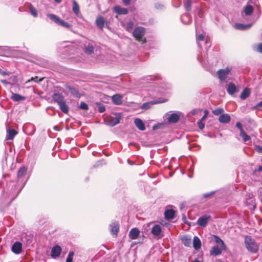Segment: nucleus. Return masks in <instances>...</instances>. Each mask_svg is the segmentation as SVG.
<instances>
[{
	"label": "nucleus",
	"mask_w": 262,
	"mask_h": 262,
	"mask_svg": "<svg viewBox=\"0 0 262 262\" xmlns=\"http://www.w3.org/2000/svg\"><path fill=\"white\" fill-rule=\"evenodd\" d=\"M244 243L246 248L250 252L256 253L258 251L259 246L258 244L250 236L247 235L245 237Z\"/></svg>",
	"instance_id": "obj_1"
},
{
	"label": "nucleus",
	"mask_w": 262,
	"mask_h": 262,
	"mask_svg": "<svg viewBox=\"0 0 262 262\" xmlns=\"http://www.w3.org/2000/svg\"><path fill=\"white\" fill-rule=\"evenodd\" d=\"M145 33V28L142 27H136L133 33V35L135 39L142 43L146 42V39L143 38Z\"/></svg>",
	"instance_id": "obj_2"
},
{
	"label": "nucleus",
	"mask_w": 262,
	"mask_h": 262,
	"mask_svg": "<svg viewBox=\"0 0 262 262\" xmlns=\"http://www.w3.org/2000/svg\"><path fill=\"white\" fill-rule=\"evenodd\" d=\"M48 17H49L57 25H59L61 27L67 28H70L72 27V25L71 24L65 21L64 20L61 19L59 17L57 16V15L54 14H48Z\"/></svg>",
	"instance_id": "obj_3"
},
{
	"label": "nucleus",
	"mask_w": 262,
	"mask_h": 262,
	"mask_svg": "<svg viewBox=\"0 0 262 262\" xmlns=\"http://www.w3.org/2000/svg\"><path fill=\"white\" fill-rule=\"evenodd\" d=\"M121 116L120 114H116L115 116H110L105 119L106 125L110 126H114L120 122Z\"/></svg>",
	"instance_id": "obj_4"
},
{
	"label": "nucleus",
	"mask_w": 262,
	"mask_h": 262,
	"mask_svg": "<svg viewBox=\"0 0 262 262\" xmlns=\"http://www.w3.org/2000/svg\"><path fill=\"white\" fill-rule=\"evenodd\" d=\"M151 233L157 239H160L164 236L162 230V226L160 225H154L151 229Z\"/></svg>",
	"instance_id": "obj_5"
},
{
	"label": "nucleus",
	"mask_w": 262,
	"mask_h": 262,
	"mask_svg": "<svg viewBox=\"0 0 262 262\" xmlns=\"http://www.w3.org/2000/svg\"><path fill=\"white\" fill-rule=\"evenodd\" d=\"M95 43L93 41H88L84 43V52L88 55L94 53Z\"/></svg>",
	"instance_id": "obj_6"
},
{
	"label": "nucleus",
	"mask_w": 262,
	"mask_h": 262,
	"mask_svg": "<svg viewBox=\"0 0 262 262\" xmlns=\"http://www.w3.org/2000/svg\"><path fill=\"white\" fill-rule=\"evenodd\" d=\"M231 70V69L229 68H227L225 69L219 70L217 72V75L219 79L221 80H225L227 76L229 74Z\"/></svg>",
	"instance_id": "obj_7"
},
{
	"label": "nucleus",
	"mask_w": 262,
	"mask_h": 262,
	"mask_svg": "<svg viewBox=\"0 0 262 262\" xmlns=\"http://www.w3.org/2000/svg\"><path fill=\"white\" fill-rule=\"evenodd\" d=\"M61 252V248L59 245L54 246L51 250V256L53 258H56L59 257Z\"/></svg>",
	"instance_id": "obj_8"
},
{
	"label": "nucleus",
	"mask_w": 262,
	"mask_h": 262,
	"mask_svg": "<svg viewBox=\"0 0 262 262\" xmlns=\"http://www.w3.org/2000/svg\"><path fill=\"white\" fill-rule=\"evenodd\" d=\"M226 248H222L218 245L214 246L210 251V254L212 256H217L221 254L223 250Z\"/></svg>",
	"instance_id": "obj_9"
},
{
	"label": "nucleus",
	"mask_w": 262,
	"mask_h": 262,
	"mask_svg": "<svg viewBox=\"0 0 262 262\" xmlns=\"http://www.w3.org/2000/svg\"><path fill=\"white\" fill-rule=\"evenodd\" d=\"M210 219V216L205 215L200 217L198 220V224L199 226L204 227H205L209 220Z\"/></svg>",
	"instance_id": "obj_10"
},
{
	"label": "nucleus",
	"mask_w": 262,
	"mask_h": 262,
	"mask_svg": "<svg viewBox=\"0 0 262 262\" xmlns=\"http://www.w3.org/2000/svg\"><path fill=\"white\" fill-rule=\"evenodd\" d=\"M12 251L15 254H20L22 251V244L19 242H15L12 246Z\"/></svg>",
	"instance_id": "obj_11"
},
{
	"label": "nucleus",
	"mask_w": 262,
	"mask_h": 262,
	"mask_svg": "<svg viewBox=\"0 0 262 262\" xmlns=\"http://www.w3.org/2000/svg\"><path fill=\"white\" fill-rule=\"evenodd\" d=\"M139 230L137 228H134L130 230L129 232V237L132 239H137L140 234Z\"/></svg>",
	"instance_id": "obj_12"
},
{
	"label": "nucleus",
	"mask_w": 262,
	"mask_h": 262,
	"mask_svg": "<svg viewBox=\"0 0 262 262\" xmlns=\"http://www.w3.org/2000/svg\"><path fill=\"white\" fill-rule=\"evenodd\" d=\"M110 226L111 233L116 236L119 230V224L116 222H114Z\"/></svg>",
	"instance_id": "obj_13"
},
{
	"label": "nucleus",
	"mask_w": 262,
	"mask_h": 262,
	"mask_svg": "<svg viewBox=\"0 0 262 262\" xmlns=\"http://www.w3.org/2000/svg\"><path fill=\"white\" fill-rule=\"evenodd\" d=\"M105 19L102 16H98L96 19V25L101 30H102L104 27Z\"/></svg>",
	"instance_id": "obj_14"
},
{
	"label": "nucleus",
	"mask_w": 262,
	"mask_h": 262,
	"mask_svg": "<svg viewBox=\"0 0 262 262\" xmlns=\"http://www.w3.org/2000/svg\"><path fill=\"white\" fill-rule=\"evenodd\" d=\"M134 123L136 127L140 130L143 131L145 129L144 123L143 121L139 118H136Z\"/></svg>",
	"instance_id": "obj_15"
},
{
	"label": "nucleus",
	"mask_w": 262,
	"mask_h": 262,
	"mask_svg": "<svg viewBox=\"0 0 262 262\" xmlns=\"http://www.w3.org/2000/svg\"><path fill=\"white\" fill-rule=\"evenodd\" d=\"M231 117L227 114H223L220 115L219 121L222 123H228L230 121Z\"/></svg>",
	"instance_id": "obj_16"
},
{
	"label": "nucleus",
	"mask_w": 262,
	"mask_h": 262,
	"mask_svg": "<svg viewBox=\"0 0 262 262\" xmlns=\"http://www.w3.org/2000/svg\"><path fill=\"white\" fill-rule=\"evenodd\" d=\"M112 99L114 104L119 105L122 103V96L119 94H115L112 97Z\"/></svg>",
	"instance_id": "obj_17"
},
{
	"label": "nucleus",
	"mask_w": 262,
	"mask_h": 262,
	"mask_svg": "<svg viewBox=\"0 0 262 262\" xmlns=\"http://www.w3.org/2000/svg\"><path fill=\"white\" fill-rule=\"evenodd\" d=\"M180 119L179 116L176 113H172L169 115L168 117V122L169 123H176Z\"/></svg>",
	"instance_id": "obj_18"
},
{
	"label": "nucleus",
	"mask_w": 262,
	"mask_h": 262,
	"mask_svg": "<svg viewBox=\"0 0 262 262\" xmlns=\"http://www.w3.org/2000/svg\"><path fill=\"white\" fill-rule=\"evenodd\" d=\"M227 91L229 94L232 95L236 91V86L233 83H230L227 86Z\"/></svg>",
	"instance_id": "obj_19"
},
{
	"label": "nucleus",
	"mask_w": 262,
	"mask_h": 262,
	"mask_svg": "<svg viewBox=\"0 0 262 262\" xmlns=\"http://www.w3.org/2000/svg\"><path fill=\"white\" fill-rule=\"evenodd\" d=\"M193 247L194 249L198 250L201 248V242L198 236H194L193 239Z\"/></svg>",
	"instance_id": "obj_20"
},
{
	"label": "nucleus",
	"mask_w": 262,
	"mask_h": 262,
	"mask_svg": "<svg viewBox=\"0 0 262 262\" xmlns=\"http://www.w3.org/2000/svg\"><path fill=\"white\" fill-rule=\"evenodd\" d=\"M53 99L58 104L64 101V97L61 94L56 93L53 95Z\"/></svg>",
	"instance_id": "obj_21"
},
{
	"label": "nucleus",
	"mask_w": 262,
	"mask_h": 262,
	"mask_svg": "<svg viewBox=\"0 0 262 262\" xmlns=\"http://www.w3.org/2000/svg\"><path fill=\"white\" fill-rule=\"evenodd\" d=\"M114 11L118 14H127L128 13V10L127 9L120 6H116L114 8Z\"/></svg>",
	"instance_id": "obj_22"
},
{
	"label": "nucleus",
	"mask_w": 262,
	"mask_h": 262,
	"mask_svg": "<svg viewBox=\"0 0 262 262\" xmlns=\"http://www.w3.org/2000/svg\"><path fill=\"white\" fill-rule=\"evenodd\" d=\"M181 20L184 24H189L191 22V18L189 14H185L182 15Z\"/></svg>",
	"instance_id": "obj_23"
},
{
	"label": "nucleus",
	"mask_w": 262,
	"mask_h": 262,
	"mask_svg": "<svg viewBox=\"0 0 262 262\" xmlns=\"http://www.w3.org/2000/svg\"><path fill=\"white\" fill-rule=\"evenodd\" d=\"M182 241L184 245L186 247H191V239L190 237L185 235L182 237Z\"/></svg>",
	"instance_id": "obj_24"
},
{
	"label": "nucleus",
	"mask_w": 262,
	"mask_h": 262,
	"mask_svg": "<svg viewBox=\"0 0 262 262\" xmlns=\"http://www.w3.org/2000/svg\"><path fill=\"white\" fill-rule=\"evenodd\" d=\"M252 26L251 24L244 25L242 24H235V28L238 30H246L249 29Z\"/></svg>",
	"instance_id": "obj_25"
},
{
	"label": "nucleus",
	"mask_w": 262,
	"mask_h": 262,
	"mask_svg": "<svg viewBox=\"0 0 262 262\" xmlns=\"http://www.w3.org/2000/svg\"><path fill=\"white\" fill-rule=\"evenodd\" d=\"M66 88L73 95L77 97H80V95L78 90L75 88L69 85L67 86Z\"/></svg>",
	"instance_id": "obj_26"
},
{
	"label": "nucleus",
	"mask_w": 262,
	"mask_h": 262,
	"mask_svg": "<svg viewBox=\"0 0 262 262\" xmlns=\"http://www.w3.org/2000/svg\"><path fill=\"white\" fill-rule=\"evenodd\" d=\"M175 212L173 210L169 209L165 212V218L168 220L173 219L174 217Z\"/></svg>",
	"instance_id": "obj_27"
},
{
	"label": "nucleus",
	"mask_w": 262,
	"mask_h": 262,
	"mask_svg": "<svg viewBox=\"0 0 262 262\" xmlns=\"http://www.w3.org/2000/svg\"><path fill=\"white\" fill-rule=\"evenodd\" d=\"M250 94V91L249 88H245L242 92L241 94L240 98L242 100L246 99L247 97H248Z\"/></svg>",
	"instance_id": "obj_28"
},
{
	"label": "nucleus",
	"mask_w": 262,
	"mask_h": 262,
	"mask_svg": "<svg viewBox=\"0 0 262 262\" xmlns=\"http://www.w3.org/2000/svg\"><path fill=\"white\" fill-rule=\"evenodd\" d=\"M58 105L60 107V109L61 111L67 114L69 112V106L66 104V102L63 101V102H61L60 103L58 104Z\"/></svg>",
	"instance_id": "obj_29"
},
{
	"label": "nucleus",
	"mask_w": 262,
	"mask_h": 262,
	"mask_svg": "<svg viewBox=\"0 0 262 262\" xmlns=\"http://www.w3.org/2000/svg\"><path fill=\"white\" fill-rule=\"evenodd\" d=\"M244 12L246 15H250L253 12V7L251 5H247L244 7Z\"/></svg>",
	"instance_id": "obj_30"
},
{
	"label": "nucleus",
	"mask_w": 262,
	"mask_h": 262,
	"mask_svg": "<svg viewBox=\"0 0 262 262\" xmlns=\"http://www.w3.org/2000/svg\"><path fill=\"white\" fill-rule=\"evenodd\" d=\"M17 134V132L15 130L9 129L6 138L7 140H12Z\"/></svg>",
	"instance_id": "obj_31"
},
{
	"label": "nucleus",
	"mask_w": 262,
	"mask_h": 262,
	"mask_svg": "<svg viewBox=\"0 0 262 262\" xmlns=\"http://www.w3.org/2000/svg\"><path fill=\"white\" fill-rule=\"evenodd\" d=\"M11 99L14 101H19L25 100L26 97L19 94H13L11 96Z\"/></svg>",
	"instance_id": "obj_32"
},
{
	"label": "nucleus",
	"mask_w": 262,
	"mask_h": 262,
	"mask_svg": "<svg viewBox=\"0 0 262 262\" xmlns=\"http://www.w3.org/2000/svg\"><path fill=\"white\" fill-rule=\"evenodd\" d=\"M73 7L72 10L73 12L76 15H78L79 13V7L77 2L75 1H73Z\"/></svg>",
	"instance_id": "obj_33"
},
{
	"label": "nucleus",
	"mask_w": 262,
	"mask_h": 262,
	"mask_svg": "<svg viewBox=\"0 0 262 262\" xmlns=\"http://www.w3.org/2000/svg\"><path fill=\"white\" fill-rule=\"evenodd\" d=\"M27 169L26 167L23 166L19 168L17 173V177L18 178H21L24 176L27 172Z\"/></svg>",
	"instance_id": "obj_34"
},
{
	"label": "nucleus",
	"mask_w": 262,
	"mask_h": 262,
	"mask_svg": "<svg viewBox=\"0 0 262 262\" xmlns=\"http://www.w3.org/2000/svg\"><path fill=\"white\" fill-rule=\"evenodd\" d=\"M215 242L220 245V246L222 247V248H226V246L223 242V241L221 239L219 236L216 235L214 236Z\"/></svg>",
	"instance_id": "obj_35"
},
{
	"label": "nucleus",
	"mask_w": 262,
	"mask_h": 262,
	"mask_svg": "<svg viewBox=\"0 0 262 262\" xmlns=\"http://www.w3.org/2000/svg\"><path fill=\"white\" fill-rule=\"evenodd\" d=\"M29 10L33 16L35 17H37L38 14L37 10L31 4L29 6Z\"/></svg>",
	"instance_id": "obj_36"
},
{
	"label": "nucleus",
	"mask_w": 262,
	"mask_h": 262,
	"mask_svg": "<svg viewBox=\"0 0 262 262\" xmlns=\"http://www.w3.org/2000/svg\"><path fill=\"white\" fill-rule=\"evenodd\" d=\"M240 136L243 138L244 142H247L250 140V137L248 135L244 130H242V132H240Z\"/></svg>",
	"instance_id": "obj_37"
},
{
	"label": "nucleus",
	"mask_w": 262,
	"mask_h": 262,
	"mask_svg": "<svg viewBox=\"0 0 262 262\" xmlns=\"http://www.w3.org/2000/svg\"><path fill=\"white\" fill-rule=\"evenodd\" d=\"M134 27V23L129 21L126 23V30L128 32H131Z\"/></svg>",
	"instance_id": "obj_38"
},
{
	"label": "nucleus",
	"mask_w": 262,
	"mask_h": 262,
	"mask_svg": "<svg viewBox=\"0 0 262 262\" xmlns=\"http://www.w3.org/2000/svg\"><path fill=\"white\" fill-rule=\"evenodd\" d=\"M224 112V110L221 108H217L212 111V113L216 116L222 115Z\"/></svg>",
	"instance_id": "obj_39"
},
{
	"label": "nucleus",
	"mask_w": 262,
	"mask_h": 262,
	"mask_svg": "<svg viewBox=\"0 0 262 262\" xmlns=\"http://www.w3.org/2000/svg\"><path fill=\"white\" fill-rule=\"evenodd\" d=\"M191 0H186L185 2L184 3V7L185 9L187 11H189L191 8Z\"/></svg>",
	"instance_id": "obj_40"
},
{
	"label": "nucleus",
	"mask_w": 262,
	"mask_h": 262,
	"mask_svg": "<svg viewBox=\"0 0 262 262\" xmlns=\"http://www.w3.org/2000/svg\"><path fill=\"white\" fill-rule=\"evenodd\" d=\"M74 255L73 251H70L69 253L68 257L66 259V262H73V258Z\"/></svg>",
	"instance_id": "obj_41"
},
{
	"label": "nucleus",
	"mask_w": 262,
	"mask_h": 262,
	"mask_svg": "<svg viewBox=\"0 0 262 262\" xmlns=\"http://www.w3.org/2000/svg\"><path fill=\"white\" fill-rule=\"evenodd\" d=\"M80 108L83 110H88L89 109L88 104L84 102H81L80 103Z\"/></svg>",
	"instance_id": "obj_42"
},
{
	"label": "nucleus",
	"mask_w": 262,
	"mask_h": 262,
	"mask_svg": "<svg viewBox=\"0 0 262 262\" xmlns=\"http://www.w3.org/2000/svg\"><path fill=\"white\" fill-rule=\"evenodd\" d=\"M152 104L150 102L144 103L142 104L141 108L142 109H148Z\"/></svg>",
	"instance_id": "obj_43"
},
{
	"label": "nucleus",
	"mask_w": 262,
	"mask_h": 262,
	"mask_svg": "<svg viewBox=\"0 0 262 262\" xmlns=\"http://www.w3.org/2000/svg\"><path fill=\"white\" fill-rule=\"evenodd\" d=\"M105 111V106L102 104L99 105V106L98 107L99 112L102 113H103Z\"/></svg>",
	"instance_id": "obj_44"
},
{
	"label": "nucleus",
	"mask_w": 262,
	"mask_h": 262,
	"mask_svg": "<svg viewBox=\"0 0 262 262\" xmlns=\"http://www.w3.org/2000/svg\"><path fill=\"white\" fill-rule=\"evenodd\" d=\"M203 121L201 119L198 122V125L200 129H202L204 128V124L203 123Z\"/></svg>",
	"instance_id": "obj_45"
},
{
	"label": "nucleus",
	"mask_w": 262,
	"mask_h": 262,
	"mask_svg": "<svg viewBox=\"0 0 262 262\" xmlns=\"http://www.w3.org/2000/svg\"><path fill=\"white\" fill-rule=\"evenodd\" d=\"M256 51L262 53V43H259L256 47Z\"/></svg>",
	"instance_id": "obj_46"
},
{
	"label": "nucleus",
	"mask_w": 262,
	"mask_h": 262,
	"mask_svg": "<svg viewBox=\"0 0 262 262\" xmlns=\"http://www.w3.org/2000/svg\"><path fill=\"white\" fill-rule=\"evenodd\" d=\"M215 193V191H211L210 192H208V193H205L203 194V196L204 198H208V197H210V196L212 195L213 194H214Z\"/></svg>",
	"instance_id": "obj_47"
},
{
	"label": "nucleus",
	"mask_w": 262,
	"mask_h": 262,
	"mask_svg": "<svg viewBox=\"0 0 262 262\" xmlns=\"http://www.w3.org/2000/svg\"><path fill=\"white\" fill-rule=\"evenodd\" d=\"M205 35L203 34H200L196 38V40L198 41H203L204 39Z\"/></svg>",
	"instance_id": "obj_48"
},
{
	"label": "nucleus",
	"mask_w": 262,
	"mask_h": 262,
	"mask_svg": "<svg viewBox=\"0 0 262 262\" xmlns=\"http://www.w3.org/2000/svg\"><path fill=\"white\" fill-rule=\"evenodd\" d=\"M236 126L240 129V132L244 130L242 124L239 122H237L236 123Z\"/></svg>",
	"instance_id": "obj_49"
},
{
	"label": "nucleus",
	"mask_w": 262,
	"mask_h": 262,
	"mask_svg": "<svg viewBox=\"0 0 262 262\" xmlns=\"http://www.w3.org/2000/svg\"><path fill=\"white\" fill-rule=\"evenodd\" d=\"M255 150L259 153H262V146L257 145L255 148Z\"/></svg>",
	"instance_id": "obj_50"
},
{
	"label": "nucleus",
	"mask_w": 262,
	"mask_h": 262,
	"mask_svg": "<svg viewBox=\"0 0 262 262\" xmlns=\"http://www.w3.org/2000/svg\"><path fill=\"white\" fill-rule=\"evenodd\" d=\"M204 113H205V114L204 115V116L201 118L202 120H204L207 117V115L208 114V111L206 110H205Z\"/></svg>",
	"instance_id": "obj_51"
},
{
	"label": "nucleus",
	"mask_w": 262,
	"mask_h": 262,
	"mask_svg": "<svg viewBox=\"0 0 262 262\" xmlns=\"http://www.w3.org/2000/svg\"><path fill=\"white\" fill-rule=\"evenodd\" d=\"M162 125V124H156V125H154L153 129L156 130V129L159 128V126Z\"/></svg>",
	"instance_id": "obj_52"
},
{
	"label": "nucleus",
	"mask_w": 262,
	"mask_h": 262,
	"mask_svg": "<svg viewBox=\"0 0 262 262\" xmlns=\"http://www.w3.org/2000/svg\"><path fill=\"white\" fill-rule=\"evenodd\" d=\"M123 3L125 5H128L129 3L131 0H122Z\"/></svg>",
	"instance_id": "obj_53"
},
{
	"label": "nucleus",
	"mask_w": 262,
	"mask_h": 262,
	"mask_svg": "<svg viewBox=\"0 0 262 262\" xmlns=\"http://www.w3.org/2000/svg\"><path fill=\"white\" fill-rule=\"evenodd\" d=\"M163 7V5H161L159 4H156V7L157 8V9H160L161 8H162Z\"/></svg>",
	"instance_id": "obj_54"
},
{
	"label": "nucleus",
	"mask_w": 262,
	"mask_h": 262,
	"mask_svg": "<svg viewBox=\"0 0 262 262\" xmlns=\"http://www.w3.org/2000/svg\"><path fill=\"white\" fill-rule=\"evenodd\" d=\"M256 107H262V101L259 102H258L257 104Z\"/></svg>",
	"instance_id": "obj_55"
},
{
	"label": "nucleus",
	"mask_w": 262,
	"mask_h": 262,
	"mask_svg": "<svg viewBox=\"0 0 262 262\" xmlns=\"http://www.w3.org/2000/svg\"><path fill=\"white\" fill-rule=\"evenodd\" d=\"M35 79H37V77H36L35 78L32 77L30 79L28 80L27 82H30L32 80H35Z\"/></svg>",
	"instance_id": "obj_56"
},
{
	"label": "nucleus",
	"mask_w": 262,
	"mask_h": 262,
	"mask_svg": "<svg viewBox=\"0 0 262 262\" xmlns=\"http://www.w3.org/2000/svg\"><path fill=\"white\" fill-rule=\"evenodd\" d=\"M258 170L259 171H262V165H260L258 167Z\"/></svg>",
	"instance_id": "obj_57"
},
{
	"label": "nucleus",
	"mask_w": 262,
	"mask_h": 262,
	"mask_svg": "<svg viewBox=\"0 0 262 262\" xmlns=\"http://www.w3.org/2000/svg\"><path fill=\"white\" fill-rule=\"evenodd\" d=\"M2 82L4 83V84H7L8 83V82L6 80H2Z\"/></svg>",
	"instance_id": "obj_58"
},
{
	"label": "nucleus",
	"mask_w": 262,
	"mask_h": 262,
	"mask_svg": "<svg viewBox=\"0 0 262 262\" xmlns=\"http://www.w3.org/2000/svg\"><path fill=\"white\" fill-rule=\"evenodd\" d=\"M54 1H55V2L56 3H58V4H59V3H61V1H62V0H54Z\"/></svg>",
	"instance_id": "obj_59"
},
{
	"label": "nucleus",
	"mask_w": 262,
	"mask_h": 262,
	"mask_svg": "<svg viewBox=\"0 0 262 262\" xmlns=\"http://www.w3.org/2000/svg\"><path fill=\"white\" fill-rule=\"evenodd\" d=\"M196 110H194L191 111V114L194 115L195 114Z\"/></svg>",
	"instance_id": "obj_60"
},
{
	"label": "nucleus",
	"mask_w": 262,
	"mask_h": 262,
	"mask_svg": "<svg viewBox=\"0 0 262 262\" xmlns=\"http://www.w3.org/2000/svg\"><path fill=\"white\" fill-rule=\"evenodd\" d=\"M7 74H8V73H7V72H3V73H2V74H3V75H7Z\"/></svg>",
	"instance_id": "obj_61"
},
{
	"label": "nucleus",
	"mask_w": 262,
	"mask_h": 262,
	"mask_svg": "<svg viewBox=\"0 0 262 262\" xmlns=\"http://www.w3.org/2000/svg\"><path fill=\"white\" fill-rule=\"evenodd\" d=\"M192 262H201V261L200 260H198V259H195Z\"/></svg>",
	"instance_id": "obj_62"
}]
</instances>
